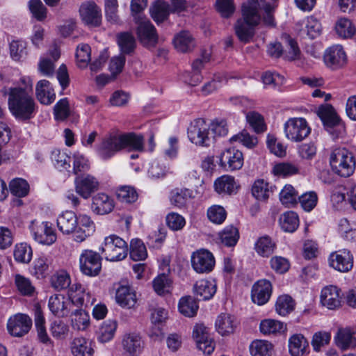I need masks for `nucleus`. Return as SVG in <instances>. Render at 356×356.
<instances>
[{
	"instance_id": "f257e3e1",
	"label": "nucleus",
	"mask_w": 356,
	"mask_h": 356,
	"mask_svg": "<svg viewBox=\"0 0 356 356\" xmlns=\"http://www.w3.org/2000/svg\"><path fill=\"white\" fill-rule=\"evenodd\" d=\"M8 108L13 116L19 120H28L37 113L38 106L33 97V83L29 77H22L17 85L8 88Z\"/></svg>"
},
{
	"instance_id": "f03ea898",
	"label": "nucleus",
	"mask_w": 356,
	"mask_h": 356,
	"mask_svg": "<svg viewBox=\"0 0 356 356\" xmlns=\"http://www.w3.org/2000/svg\"><path fill=\"white\" fill-rule=\"evenodd\" d=\"M56 225L63 235H72L73 241L79 243L92 236L96 230L95 223L89 215H76L70 210L63 211L58 216Z\"/></svg>"
},
{
	"instance_id": "7ed1b4c3",
	"label": "nucleus",
	"mask_w": 356,
	"mask_h": 356,
	"mask_svg": "<svg viewBox=\"0 0 356 356\" xmlns=\"http://www.w3.org/2000/svg\"><path fill=\"white\" fill-rule=\"evenodd\" d=\"M125 148L138 152L143 151V137L134 133L111 134L102 138L96 146L95 152L101 159L107 161Z\"/></svg>"
},
{
	"instance_id": "20e7f679",
	"label": "nucleus",
	"mask_w": 356,
	"mask_h": 356,
	"mask_svg": "<svg viewBox=\"0 0 356 356\" xmlns=\"http://www.w3.org/2000/svg\"><path fill=\"white\" fill-rule=\"evenodd\" d=\"M261 4L258 0H246L241 7L242 19L237 20L235 33L238 40L243 42H250L254 35V27L261 22Z\"/></svg>"
},
{
	"instance_id": "39448f33",
	"label": "nucleus",
	"mask_w": 356,
	"mask_h": 356,
	"mask_svg": "<svg viewBox=\"0 0 356 356\" xmlns=\"http://www.w3.org/2000/svg\"><path fill=\"white\" fill-rule=\"evenodd\" d=\"M330 165L332 171L342 177H348L355 170L356 161L353 153L344 147H337L332 150Z\"/></svg>"
},
{
	"instance_id": "423d86ee",
	"label": "nucleus",
	"mask_w": 356,
	"mask_h": 356,
	"mask_svg": "<svg viewBox=\"0 0 356 356\" xmlns=\"http://www.w3.org/2000/svg\"><path fill=\"white\" fill-rule=\"evenodd\" d=\"M99 250L107 261H118L127 256V244L117 235L111 234L104 238Z\"/></svg>"
},
{
	"instance_id": "0eeeda50",
	"label": "nucleus",
	"mask_w": 356,
	"mask_h": 356,
	"mask_svg": "<svg viewBox=\"0 0 356 356\" xmlns=\"http://www.w3.org/2000/svg\"><path fill=\"white\" fill-rule=\"evenodd\" d=\"M188 137L192 143L203 147L210 146L213 138L209 124L201 118L191 123L188 129Z\"/></svg>"
},
{
	"instance_id": "6e6552de",
	"label": "nucleus",
	"mask_w": 356,
	"mask_h": 356,
	"mask_svg": "<svg viewBox=\"0 0 356 356\" xmlns=\"http://www.w3.org/2000/svg\"><path fill=\"white\" fill-rule=\"evenodd\" d=\"M284 132L288 140L300 142L309 135L311 128L305 118H291L284 124Z\"/></svg>"
},
{
	"instance_id": "1a4fd4ad",
	"label": "nucleus",
	"mask_w": 356,
	"mask_h": 356,
	"mask_svg": "<svg viewBox=\"0 0 356 356\" xmlns=\"http://www.w3.org/2000/svg\"><path fill=\"white\" fill-rule=\"evenodd\" d=\"M29 228L33 238L38 243L51 245L56 241V231L47 221L33 220Z\"/></svg>"
},
{
	"instance_id": "9d476101",
	"label": "nucleus",
	"mask_w": 356,
	"mask_h": 356,
	"mask_svg": "<svg viewBox=\"0 0 356 356\" xmlns=\"http://www.w3.org/2000/svg\"><path fill=\"white\" fill-rule=\"evenodd\" d=\"M79 262L81 272L87 276H97L101 271L102 257L94 250H83L79 256Z\"/></svg>"
},
{
	"instance_id": "9b49d317",
	"label": "nucleus",
	"mask_w": 356,
	"mask_h": 356,
	"mask_svg": "<svg viewBox=\"0 0 356 356\" xmlns=\"http://www.w3.org/2000/svg\"><path fill=\"white\" fill-rule=\"evenodd\" d=\"M137 24V35L140 42L147 47L154 46L158 40V36L154 26L145 16L139 15L135 17Z\"/></svg>"
},
{
	"instance_id": "f8f14e48",
	"label": "nucleus",
	"mask_w": 356,
	"mask_h": 356,
	"mask_svg": "<svg viewBox=\"0 0 356 356\" xmlns=\"http://www.w3.org/2000/svg\"><path fill=\"white\" fill-rule=\"evenodd\" d=\"M191 261L193 269L199 274L211 272L216 264L213 254L205 249H200L193 252Z\"/></svg>"
},
{
	"instance_id": "ddd939ff",
	"label": "nucleus",
	"mask_w": 356,
	"mask_h": 356,
	"mask_svg": "<svg viewBox=\"0 0 356 356\" xmlns=\"http://www.w3.org/2000/svg\"><path fill=\"white\" fill-rule=\"evenodd\" d=\"M328 265L341 273H347L353 267V255L348 249H341L330 253Z\"/></svg>"
},
{
	"instance_id": "4468645a",
	"label": "nucleus",
	"mask_w": 356,
	"mask_h": 356,
	"mask_svg": "<svg viewBox=\"0 0 356 356\" xmlns=\"http://www.w3.org/2000/svg\"><path fill=\"white\" fill-rule=\"evenodd\" d=\"M31 326V318L26 314L18 313L8 319L6 327L11 336L21 337L29 332Z\"/></svg>"
},
{
	"instance_id": "2eb2a0df",
	"label": "nucleus",
	"mask_w": 356,
	"mask_h": 356,
	"mask_svg": "<svg viewBox=\"0 0 356 356\" xmlns=\"http://www.w3.org/2000/svg\"><path fill=\"white\" fill-rule=\"evenodd\" d=\"M321 118L327 131L334 137H341L345 134V126L332 106L321 111Z\"/></svg>"
},
{
	"instance_id": "dca6fc26",
	"label": "nucleus",
	"mask_w": 356,
	"mask_h": 356,
	"mask_svg": "<svg viewBox=\"0 0 356 356\" xmlns=\"http://www.w3.org/2000/svg\"><path fill=\"white\" fill-rule=\"evenodd\" d=\"M323 60L328 68L336 70L346 65L347 55L341 45L335 44L326 49Z\"/></svg>"
},
{
	"instance_id": "f3484780",
	"label": "nucleus",
	"mask_w": 356,
	"mask_h": 356,
	"mask_svg": "<svg viewBox=\"0 0 356 356\" xmlns=\"http://www.w3.org/2000/svg\"><path fill=\"white\" fill-rule=\"evenodd\" d=\"M68 300L70 306L75 305L78 307L92 305L95 301L94 298H91L90 293L86 291L85 287L79 283H74L70 286Z\"/></svg>"
},
{
	"instance_id": "a211bd4d",
	"label": "nucleus",
	"mask_w": 356,
	"mask_h": 356,
	"mask_svg": "<svg viewBox=\"0 0 356 356\" xmlns=\"http://www.w3.org/2000/svg\"><path fill=\"white\" fill-rule=\"evenodd\" d=\"M296 29L300 36L314 39L322 33L320 21L313 15H310L296 24Z\"/></svg>"
},
{
	"instance_id": "6ab92c4d",
	"label": "nucleus",
	"mask_w": 356,
	"mask_h": 356,
	"mask_svg": "<svg viewBox=\"0 0 356 356\" xmlns=\"http://www.w3.org/2000/svg\"><path fill=\"white\" fill-rule=\"evenodd\" d=\"M342 293L334 285L323 287L321 292L320 301L322 305L329 309H335L341 306Z\"/></svg>"
},
{
	"instance_id": "aec40b11",
	"label": "nucleus",
	"mask_w": 356,
	"mask_h": 356,
	"mask_svg": "<svg viewBox=\"0 0 356 356\" xmlns=\"http://www.w3.org/2000/svg\"><path fill=\"white\" fill-rule=\"evenodd\" d=\"M114 208V199L106 193H97L92 198L91 210L97 215L108 214Z\"/></svg>"
},
{
	"instance_id": "412c9836",
	"label": "nucleus",
	"mask_w": 356,
	"mask_h": 356,
	"mask_svg": "<svg viewBox=\"0 0 356 356\" xmlns=\"http://www.w3.org/2000/svg\"><path fill=\"white\" fill-rule=\"evenodd\" d=\"M74 186L76 192L83 199H88L93 192L97 190L99 182L94 176L84 175L76 177Z\"/></svg>"
},
{
	"instance_id": "4be33fe9",
	"label": "nucleus",
	"mask_w": 356,
	"mask_h": 356,
	"mask_svg": "<svg viewBox=\"0 0 356 356\" xmlns=\"http://www.w3.org/2000/svg\"><path fill=\"white\" fill-rule=\"evenodd\" d=\"M221 166L227 170H239L243 165V156L241 151L234 147L223 151L220 156Z\"/></svg>"
},
{
	"instance_id": "5701e85b",
	"label": "nucleus",
	"mask_w": 356,
	"mask_h": 356,
	"mask_svg": "<svg viewBox=\"0 0 356 356\" xmlns=\"http://www.w3.org/2000/svg\"><path fill=\"white\" fill-rule=\"evenodd\" d=\"M271 293V283L265 279L259 280L252 287L251 298L254 303L263 305L269 300Z\"/></svg>"
},
{
	"instance_id": "b1692460",
	"label": "nucleus",
	"mask_w": 356,
	"mask_h": 356,
	"mask_svg": "<svg viewBox=\"0 0 356 356\" xmlns=\"http://www.w3.org/2000/svg\"><path fill=\"white\" fill-rule=\"evenodd\" d=\"M81 19L88 25L97 26L102 20L101 9L93 2L83 3L79 9Z\"/></svg>"
},
{
	"instance_id": "393cba45",
	"label": "nucleus",
	"mask_w": 356,
	"mask_h": 356,
	"mask_svg": "<svg viewBox=\"0 0 356 356\" xmlns=\"http://www.w3.org/2000/svg\"><path fill=\"white\" fill-rule=\"evenodd\" d=\"M288 349L291 356H305L309 355L310 352L308 340L300 333H296L289 337Z\"/></svg>"
},
{
	"instance_id": "a878e982",
	"label": "nucleus",
	"mask_w": 356,
	"mask_h": 356,
	"mask_svg": "<svg viewBox=\"0 0 356 356\" xmlns=\"http://www.w3.org/2000/svg\"><path fill=\"white\" fill-rule=\"evenodd\" d=\"M115 301L123 308H133L137 302L136 293L129 285H120L116 289Z\"/></svg>"
},
{
	"instance_id": "bb28decb",
	"label": "nucleus",
	"mask_w": 356,
	"mask_h": 356,
	"mask_svg": "<svg viewBox=\"0 0 356 356\" xmlns=\"http://www.w3.org/2000/svg\"><path fill=\"white\" fill-rule=\"evenodd\" d=\"M48 307L55 316L63 317L71 312L70 302L63 294H54L49 297Z\"/></svg>"
},
{
	"instance_id": "cd10ccee",
	"label": "nucleus",
	"mask_w": 356,
	"mask_h": 356,
	"mask_svg": "<svg viewBox=\"0 0 356 356\" xmlns=\"http://www.w3.org/2000/svg\"><path fill=\"white\" fill-rule=\"evenodd\" d=\"M217 285L214 280L202 279L193 286L195 295L202 300L211 299L216 293Z\"/></svg>"
},
{
	"instance_id": "c85d7f7f",
	"label": "nucleus",
	"mask_w": 356,
	"mask_h": 356,
	"mask_svg": "<svg viewBox=\"0 0 356 356\" xmlns=\"http://www.w3.org/2000/svg\"><path fill=\"white\" fill-rule=\"evenodd\" d=\"M38 100L44 105L51 104L56 98L55 91L51 83L45 79L39 81L35 86Z\"/></svg>"
},
{
	"instance_id": "c756f323",
	"label": "nucleus",
	"mask_w": 356,
	"mask_h": 356,
	"mask_svg": "<svg viewBox=\"0 0 356 356\" xmlns=\"http://www.w3.org/2000/svg\"><path fill=\"white\" fill-rule=\"evenodd\" d=\"M216 192L220 195H232L236 193L239 188L234 177L222 175L216 179L213 184Z\"/></svg>"
},
{
	"instance_id": "7c9ffc66",
	"label": "nucleus",
	"mask_w": 356,
	"mask_h": 356,
	"mask_svg": "<svg viewBox=\"0 0 356 356\" xmlns=\"http://www.w3.org/2000/svg\"><path fill=\"white\" fill-rule=\"evenodd\" d=\"M286 325L282 321L266 318L259 323V331L265 336H277L286 332Z\"/></svg>"
},
{
	"instance_id": "2f4dec72",
	"label": "nucleus",
	"mask_w": 356,
	"mask_h": 356,
	"mask_svg": "<svg viewBox=\"0 0 356 356\" xmlns=\"http://www.w3.org/2000/svg\"><path fill=\"white\" fill-rule=\"evenodd\" d=\"M70 351L73 356H92L94 353L92 342L83 337H76L72 341Z\"/></svg>"
},
{
	"instance_id": "473e14b6",
	"label": "nucleus",
	"mask_w": 356,
	"mask_h": 356,
	"mask_svg": "<svg viewBox=\"0 0 356 356\" xmlns=\"http://www.w3.org/2000/svg\"><path fill=\"white\" fill-rule=\"evenodd\" d=\"M122 346L126 353L130 356H136L142 350L143 341L139 334L129 333L123 337Z\"/></svg>"
},
{
	"instance_id": "72a5a7b5",
	"label": "nucleus",
	"mask_w": 356,
	"mask_h": 356,
	"mask_svg": "<svg viewBox=\"0 0 356 356\" xmlns=\"http://www.w3.org/2000/svg\"><path fill=\"white\" fill-rule=\"evenodd\" d=\"M215 325L220 334L229 335L233 333L236 327V318L229 314H221L217 317Z\"/></svg>"
},
{
	"instance_id": "f704fd0d",
	"label": "nucleus",
	"mask_w": 356,
	"mask_h": 356,
	"mask_svg": "<svg viewBox=\"0 0 356 356\" xmlns=\"http://www.w3.org/2000/svg\"><path fill=\"white\" fill-rule=\"evenodd\" d=\"M274 186L263 179H258L254 181L252 186V195L259 201L267 200L273 193Z\"/></svg>"
},
{
	"instance_id": "c9c22d12",
	"label": "nucleus",
	"mask_w": 356,
	"mask_h": 356,
	"mask_svg": "<svg viewBox=\"0 0 356 356\" xmlns=\"http://www.w3.org/2000/svg\"><path fill=\"white\" fill-rule=\"evenodd\" d=\"M254 249L259 256L269 257L276 249V243L270 236L265 235L257 239Z\"/></svg>"
},
{
	"instance_id": "e433bc0d",
	"label": "nucleus",
	"mask_w": 356,
	"mask_h": 356,
	"mask_svg": "<svg viewBox=\"0 0 356 356\" xmlns=\"http://www.w3.org/2000/svg\"><path fill=\"white\" fill-rule=\"evenodd\" d=\"M195 197L191 190L188 188H175L171 191L170 203L179 209L184 208L188 201Z\"/></svg>"
},
{
	"instance_id": "4c0bfd02",
	"label": "nucleus",
	"mask_w": 356,
	"mask_h": 356,
	"mask_svg": "<svg viewBox=\"0 0 356 356\" xmlns=\"http://www.w3.org/2000/svg\"><path fill=\"white\" fill-rule=\"evenodd\" d=\"M273 350V344L268 340L256 339L249 346V351L252 356H272Z\"/></svg>"
},
{
	"instance_id": "58836bf2",
	"label": "nucleus",
	"mask_w": 356,
	"mask_h": 356,
	"mask_svg": "<svg viewBox=\"0 0 356 356\" xmlns=\"http://www.w3.org/2000/svg\"><path fill=\"white\" fill-rule=\"evenodd\" d=\"M10 55L17 62L24 61L29 55L28 44L25 40H16L10 43Z\"/></svg>"
},
{
	"instance_id": "ea45409f",
	"label": "nucleus",
	"mask_w": 356,
	"mask_h": 356,
	"mask_svg": "<svg viewBox=\"0 0 356 356\" xmlns=\"http://www.w3.org/2000/svg\"><path fill=\"white\" fill-rule=\"evenodd\" d=\"M175 47L181 52H187L195 47L194 39L188 31H181L173 40Z\"/></svg>"
},
{
	"instance_id": "a19ab883",
	"label": "nucleus",
	"mask_w": 356,
	"mask_h": 356,
	"mask_svg": "<svg viewBox=\"0 0 356 356\" xmlns=\"http://www.w3.org/2000/svg\"><path fill=\"white\" fill-rule=\"evenodd\" d=\"M172 282L169 276L165 273L157 275L152 282L154 291L159 296H165L171 292Z\"/></svg>"
},
{
	"instance_id": "79ce46f5",
	"label": "nucleus",
	"mask_w": 356,
	"mask_h": 356,
	"mask_svg": "<svg viewBox=\"0 0 356 356\" xmlns=\"http://www.w3.org/2000/svg\"><path fill=\"white\" fill-rule=\"evenodd\" d=\"M117 326L118 324L115 320L108 319L105 321L99 330V341L101 343H106L111 341L114 337Z\"/></svg>"
},
{
	"instance_id": "37998d69",
	"label": "nucleus",
	"mask_w": 356,
	"mask_h": 356,
	"mask_svg": "<svg viewBox=\"0 0 356 356\" xmlns=\"http://www.w3.org/2000/svg\"><path fill=\"white\" fill-rule=\"evenodd\" d=\"M218 235L220 242L228 247L234 246L239 239L238 230L233 225L225 227Z\"/></svg>"
},
{
	"instance_id": "c03bdc74",
	"label": "nucleus",
	"mask_w": 356,
	"mask_h": 356,
	"mask_svg": "<svg viewBox=\"0 0 356 356\" xmlns=\"http://www.w3.org/2000/svg\"><path fill=\"white\" fill-rule=\"evenodd\" d=\"M280 225L286 232H293L299 225V218L296 213L286 211L280 218Z\"/></svg>"
},
{
	"instance_id": "a18cd8bd",
	"label": "nucleus",
	"mask_w": 356,
	"mask_h": 356,
	"mask_svg": "<svg viewBox=\"0 0 356 356\" xmlns=\"http://www.w3.org/2000/svg\"><path fill=\"white\" fill-rule=\"evenodd\" d=\"M179 312L186 317L194 316L199 308L197 301L191 296L182 297L179 302Z\"/></svg>"
},
{
	"instance_id": "49530a36",
	"label": "nucleus",
	"mask_w": 356,
	"mask_h": 356,
	"mask_svg": "<svg viewBox=\"0 0 356 356\" xmlns=\"http://www.w3.org/2000/svg\"><path fill=\"white\" fill-rule=\"evenodd\" d=\"M335 30L339 36L350 38L356 33V29L352 22L346 17L340 18L335 24Z\"/></svg>"
},
{
	"instance_id": "de8ad7c7",
	"label": "nucleus",
	"mask_w": 356,
	"mask_h": 356,
	"mask_svg": "<svg viewBox=\"0 0 356 356\" xmlns=\"http://www.w3.org/2000/svg\"><path fill=\"white\" fill-rule=\"evenodd\" d=\"M15 260L22 264H29L33 256L31 247L26 243H17L14 249Z\"/></svg>"
},
{
	"instance_id": "09e8293b",
	"label": "nucleus",
	"mask_w": 356,
	"mask_h": 356,
	"mask_svg": "<svg viewBox=\"0 0 356 356\" xmlns=\"http://www.w3.org/2000/svg\"><path fill=\"white\" fill-rule=\"evenodd\" d=\"M72 324L79 330H85L90 325V316L83 309L72 310Z\"/></svg>"
},
{
	"instance_id": "8fccbe9b",
	"label": "nucleus",
	"mask_w": 356,
	"mask_h": 356,
	"mask_svg": "<svg viewBox=\"0 0 356 356\" xmlns=\"http://www.w3.org/2000/svg\"><path fill=\"white\" fill-rule=\"evenodd\" d=\"M129 256L134 261H143L147 258V248L142 240L134 238L131 241Z\"/></svg>"
},
{
	"instance_id": "3c124183",
	"label": "nucleus",
	"mask_w": 356,
	"mask_h": 356,
	"mask_svg": "<svg viewBox=\"0 0 356 356\" xmlns=\"http://www.w3.org/2000/svg\"><path fill=\"white\" fill-rule=\"evenodd\" d=\"M15 284L18 291L23 296H31L35 292V287L31 280L24 275H15Z\"/></svg>"
},
{
	"instance_id": "603ef678",
	"label": "nucleus",
	"mask_w": 356,
	"mask_h": 356,
	"mask_svg": "<svg viewBox=\"0 0 356 356\" xmlns=\"http://www.w3.org/2000/svg\"><path fill=\"white\" fill-rule=\"evenodd\" d=\"M150 13L152 17L156 23L161 22L169 15V5L163 1L159 0L150 8Z\"/></svg>"
},
{
	"instance_id": "864d4df0",
	"label": "nucleus",
	"mask_w": 356,
	"mask_h": 356,
	"mask_svg": "<svg viewBox=\"0 0 356 356\" xmlns=\"http://www.w3.org/2000/svg\"><path fill=\"white\" fill-rule=\"evenodd\" d=\"M298 194L294 187L290 184L284 186L280 193V200L282 204L287 207L293 206L297 203Z\"/></svg>"
},
{
	"instance_id": "5fc2aeb1",
	"label": "nucleus",
	"mask_w": 356,
	"mask_h": 356,
	"mask_svg": "<svg viewBox=\"0 0 356 356\" xmlns=\"http://www.w3.org/2000/svg\"><path fill=\"white\" fill-rule=\"evenodd\" d=\"M70 284V276L65 270H59L51 277V285L57 291L67 289Z\"/></svg>"
},
{
	"instance_id": "6e6d98bb",
	"label": "nucleus",
	"mask_w": 356,
	"mask_h": 356,
	"mask_svg": "<svg viewBox=\"0 0 356 356\" xmlns=\"http://www.w3.org/2000/svg\"><path fill=\"white\" fill-rule=\"evenodd\" d=\"M294 305V301L291 296L282 295L276 301L275 310L280 316H285L293 310Z\"/></svg>"
},
{
	"instance_id": "4d7b16f0",
	"label": "nucleus",
	"mask_w": 356,
	"mask_h": 356,
	"mask_svg": "<svg viewBox=\"0 0 356 356\" xmlns=\"http://www.w3.org/2000/svg\"><path fill=\"white\" fill-rule=\"evenodd\" d=\"M298 172V166L291 163H278L272 169V173L278 177H286L296 175Z\"/></svg>"
},
{
	"instance_id": "13d9d810",
	"label": "nucleus",
	"mask_w": 356,
	"mask_h": 356,
	"mask_svg": "<svg viewBox=\"0 0 356 356\" xmlns=\"http://www.w3.org/2000/svg\"><path fill=\"white\" fill-rule=\"evenodd\" d=\"M118 200L123 203L131 204L138 199V193L136 189L130 186H122L116 191Z\"/></svg>"
},
{
	"instance_id": "bf43d9fd",
	"label": "nucleus",
	"mask_w": 356,
	"mask_h": 356,
	"mask_svg": "<svg viewBox=\"0 0 356 356\" xmlns=\"http://www.w3.org/2000/svg\"><path fill=\"white\" fill-rule=\"evenodd\" d=\"M31 272L38 279L44 278L49 273L48 259L45 257L36 258L33 263Z\"/></svg>"
},
{
	"instance_id": "052dcab7",
	"label": "nucleus",
	"mask_w": 356,
	"mask_h": 356,
	"mask_svg": "<svg viewBox=\"0 0 356 356\" xmlns=\"http://www.w3.org/2000/svg\"><path fill=\"white\" fill-rule=\"evenodd\" d=\"M331 339L330 332L325 331H319L315 332L312 338L311 344L313 350L316 353L321 351L322 348L329 344Z\"/></svg>"
},
{
	"instance_id": "680f3d73",
	"label": "nucleus",
	"mask_w": 356,
	"mask_h": 356,
	"mask_svg": "<svg viewBox=\"0 0 356 356\" xmlns=\"http://www.w3.org/2000/svg\"><path fill=\"white\" fill-rule=\"evenodd\" d=\"M207 214L209 220L216 225L222 224L227 217V212L224 207L217 204L209 207Z\"/></svg>"
},
{
	"instance_id": "e2e57ef3",
	"label": "nucleus",
	"mask_w": 356,
	"mask_h": 356,
	"mask_svg": "<svg viewBox=\"0 0 356 356\" xmlns=\"http://www.w3.org/2000/svg\"><path fill=\"white\" fill-rule=\"evenodd\" d=\"M246 120L250 126L256 133H262L266 129L263 116L257 112H248L246 114Z\"/></svg>"
},
{
	"instance_id": "0e129e2a",
	"label": "nucleus",
	"mask_w": 356,
	"mask_h": 356,
	"mask_svg": "<svg viewBox=\"0 0 356 356\" xmlns=\"http://www.w3.org/2000/svg\"><path fill=\"white\" fill-rule=\"evenodd\" d=\"M51 159L56 168L67 169L70 168V157L67 153L59 149H55L51 152Z\"/></svg>"
},
{
	"instance_id": "69168bd1",
	"label": "nucleus",
	"mask_w": 356,
	"mask_h": 356,
	"mask_svg": "<svg viewBox=\"0 0 356 356\" xmlns=\"http://www.w3.org/2000/svg\"><path fill=\"white\" fill-rule=\"evenodd\" d=\"M9 188L13 195L17 197H24L28 193L29 186L25 179L15 178L10 181Z\"/></svg>"
},
{
	"instance_id": "338daca9",
	"label": "nucleus",
	"mask_w": 356,
	"mask_h": 356,
	"mask_svg": "<svg viewBox=\"0 0 356 356\" xmlns=\"http://www.w3.org/2000/svg\"><path fill=\"white\" fill-rule=\"evenodd\" d=\"M266 145L271 153L278 157H284L286 154V147L282 143L278 141L277 138L272 134H268Z\"/></svg>"
},
{
	"instance_id": "774afa93",
	"label": "nucleus",
	"mask_w": 356,
	"mask_h": 356,
	"mask_svg": "<svg viewBox=\"0 0 356 356\" xmlns=\"http://www.w3.org/2000/svg\"><path fill=\"white\" fill-rule=\"evenodd\" d=\"M91 49L88 44H81L76 48V63L80 68L86 67L90 60Z\"/></svg>"
}]
</instances>
